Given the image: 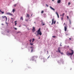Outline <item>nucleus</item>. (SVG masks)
Listing matches in <instances>:
<instances>
[{"label": "nucleus", "mask_w": 74, "mask_h": 74, "mask_svg": "<svg viewBox=\"0 0 74 74\" xmlns=\"http://www.w3.org/2000/svg\"><path fill=\"white\" fill-rule=\"evenodd\" d=\"M50 23H51V22L50 21Z\"/></svg>", "instance_id": "nucleus-48"}, {"label": "nucleus", "mask_w": 74, "mask_h": 74, "mask_svg": "<svg viewBox=\"0 0 74 74\" xmlns=\"http://www.w3.org/2000/svg\"><path fill=\"white\" fill-rule=\"evenodd\" d=\"M55 23H56V21H54V22L53 23L54 25H55Z\"/></svg>", "instance_id": "nucleus-27"}, {"label": "nucleus", "mask_w": 74, "mask_h": 74, "mask_svg": "<svg viewBox=\"0 0 74 74\" xmlns=\"http://www.w3.org/2000/svg\"><path fill=\"white\" fill-rule=\"evenodd\" d=\"M21 33V32H17V33Z\"/></svg>", "instance_id": "nucleus-37"}, {"label": "nucleus", "mask_w": 74, "mask_h": 74, "mask_svg": "<svg viewBox=\"0 0 74 74\" xmlns=\"http://www.w3.org/2000/svg\"><path fill=\"white\" fill-rule=\"evenodd\" d=\"M49 58V57H48V58Z\"/></svg>", "instance_id": "nucleus-45"}, {"label": "nucleus", "mask_w": 74, "mask_h": 74, "mask_svg": "<svg viewBox=\"0 0 74 74\" xmlns=\"http://www.w3.org/2000/svg\"><path fill=\"white\" fill-rule=\"evenodd\" d=\"M60 2H61V0H58L57 1L58 3H60Z\"/></svg>", "instance_id": "nucleus-11"}, {"label": "nucleus", "mask_w": 74, "mask_h": 74, "mask_svg": "<svg viewBox=\"0 0 74 74\" xmlns=\"http://www.w3.org/2000/svg\"><path fill=\"white\" fill-rule=\"evenodd\" d=\"M21 26H19V27H21Z\"/></svg>", "instance_id": "nucleus-46"}, {"label": "nucleus", "mask_w": 74, "mask_h": 74, "mask_svg": "<svg viewBox=\"0 0 74 74\" xmlns=\"http://www.w3.org/2000/svg\"><path fill=\"white\" fill-rule=\"evenodd\" d=\"M16 24H17V23H15V26H16Z\"/></svg>", "instance_id": "nucleus-32"}, {"label": "nucleus", "mask_w": 74, "mask_h": 74, "mask_svg": "<svg viewBox=\"0 0 74 74\" xmlns=\"http://www.w3.org/2000/svg\"><path fill=\"white\" fill-rule=\"evenodd\" d=\"M41 13H42V14H43V13H44V11H42L41 12Z\"/></svg>", "instance_id": "nucleus-25"}, {"label": "nucleus", "mask_w": 74, "mask_h": 74, "mask_svg": "<svg viewBox=\"0 0 74 74\" xmlns=\"http://www.w3.org/2000/svg\"><path fill=\"white\" fill-rule=\"evenodd\" d=\"M60 46H62V45L61 44Z\"/></svg>", "instance_id": "nucleus-44"}, {"label": "nucleus", "mask_w": 74, "mask_h": 74, "mask_svg": "<svg viewBox=\"0 0 74 74\" xmlns=\"http://www.w3.org/2000/svg\"><path fill=\"white\" fill-rule=\"evenodd\" d=\"M7 14L8 15H10V16H14L13 15V14L11 13H7Z\"/></svg>", "instance_id": "nucleus-5"}, {"label": "nucleus", "mask_w": 74, "mask_h": 74, "mask_svg": "<svg viewBox=\"0 0 74 74\" xmlns=\"http://www.w3.org/2000/svg\"><path fill=\"white\" fill-rule=\"evenodd\" d=\"M64 13H63V14L62 15V17L64 16Z\"/></svg>", "instance_id": "nucleus-24"}, {"label": "nucleus", "mask_w": 74, "mask_h": 74, "mask_svg": "<svg viewBox=\"0 0 74 74\" xmlns=\"http://www.w3.org/2000/svg\"><path fill=\"white\" fill-rule=\"evenodd\" d=\"M15 11V9H13L12 12H13V13H14Z\"/></svg>", "instance_id": "nucleus-12"}, {"label": "nucleus", "mask_w": 74, "mask_h": 74, "mask_svg": "<svg viewBox=\"0 0 74 74\" xmlns=\"http://www.w3.org/2000/svg\"><path fill=\"white\" fill-rule=\"evenodd\" d=\"M21 20H22V21H23V18L22 16H21Z\"/></svg>", "instance_id": "nucleus-13"}, {"label": "nucleus", "mask_w": 74, "mask_h": 74, "mask_svg": "<svg viewBox=\"0 0 74 74\" xmlns=\"http://www.w3.org/2000/svg\"><path fill=\"white\" fill-rule=\"evenodd\" d=\"M52 37L55 38V37H56V36H52Z\"/></svg>", "instance_id": "nucleus-26"}, {"label": "nucleus", "mask_w": 74, "mask_h": 74, "mask_svg": "<svg viewBox=\"0 0 74 74\" xmlns=\"http://www.w3.org/2000/svg\"><path fill=\"white\" fill-rule=\"evenodd\" d=\"M14 29H15V30H17V29H16V28H14Z\"/></svg>", "instance_id": "nucleus-33"}, {"label": "nucleus", "mask_w": 74, "mask_h": 74, "mask_svg": "<svg viewBox=\"0 0 74 74\" xmlns=\"http://www.w3.org/2000/svg\"><path fill=\"white\" fill-rule=\"evenodd\" d=\"M63 17H62L61 18V20H63Z\"/></svg>", "instance_id": "nucleus-29"}, {"label": "nucleus", "mask_w": 74, "mask_h": 74, "mask_svg": "<svg viewBox=\"0 0 74 74\" xmlns=\"http://www.w3.org/2000/svg\"><path fill=\"white\" fill-rule=\"evenodd\" d=\"M64 25H65V23H64Z\"/></svg>", "instance_id": "nucleus-43"}, {"label": "nucleus", "mask_w": 74, "mask_h": 74, "mask_svg": "<svg viewBox=\"0 0 74 74\" xmlns=\"http://www.w3.org/2000/svg\"><path fill=\"white\" fill-rule=\"evenodd\" d=\"M71 3L70 2H69L68 3V5H70V4Z\"/></svg>", "instance_id": "nucleus-23"}, {"label": "nucleus", "mask_w": 74, "mask_h": 74, "mask_svg": "<svg viewBox=\"0 0 74 74\" xmlns=\"http://www.w3.org/2000/svg\"><path fill=\"white\" fill-rule=\"evenodd\" d=\"M52 1H54V0H52Z\"/></svg>", "instance_id": "nucleus-42"}, {"label": "nucleus", "mask_w": 74, "mask_h": 74, "mask_svg": "<svg viewBox=\"0 0 74 74\" xmlns=\"http://www.w3.org/2000/svg\"><path fill=\"white\" fill-rule=\"evenodd\" d=\"M33 49H32L31 50V52H33Z\"/></svg>", "instance_id": "nucleus-28"}, {"label": "nucleus", "mask_w": 74, "mask_h": 74, "mask_svg": "<svg viewBox=\"0 0 74 74\" xmlns=\"http://www.w3.org/2000/svg\"><path fill=\"white\" fill-rule=\"evenodd\" d=\"M56 15H57L58 18H59V14H58V13L57 12H56Z\"/></svg>", "instance_id": "nucleus-10"}, {"label": "nucleus", "mask_w": 74, "mask_h": 74, "mask_svg": "<svg viewBox=\"0 0 74 74\" xmlns=\"http://www.w3.org/2000/svg\"><path fill=\"white\" fill-rule=\"evenodd\" d=\"M30 48H32V49H33V47H30Z\"/></svg>", "instance_id": "nucleus-30"}, {"label": "nucleus", "mask_w": 74, "mask_h": 74, "mask_svg": "<svg viewBox=\"0 0 74 74\" xmlns=\"http://www.w3.org/2000/svg\"><path fill=\"white\" fill-rule=\"evenodd\" d=\"M30 44L31 45H33V43H32L30 42Z\"/></svg>", "instance_id": "nucleus-17"}, {"label": "nucleus", "mask_w": 74, "mask_h": 74, "mask_svg": "<svg viewBox=\"0 0 74 74\" xmlns=\"http://www.w3.org/2000/svg\"><path fill=\"white\" fill-rule=\"evenodd\" d=\"M13 61H12V62Z\"/></svg>", "instance_id": "nucleus-51"}, {"label": "nucleus", "mask_w": 74, "mask_h": 74, "mask_svg": "<svg viewBox=\"0 0 74 74\" xmlns=\"http://www.w3.org/2000/svg\"><path fill=\"white\" fill-rule=\"evenodd\" d=\"M42 23H43V22H42V25L43 26H44V25H45V24H44V23L42 24Z\"/></svg>", "instance_id": "nucleus-16"}, {"label": "nucleus", "mask_w": 74, "mask_h": 74, "mask_svg": "<svg viewBox=\"0 0 74 74\" xmlns=\"http://www.w3.org/2000/svg\"><path fill=\"white\" fill-rule=\"evenodd\" d=\"M48 51H47V52H48Z\"/></svg>", "instance_id": "nucleus-50"}, {"label": "nucleus", "mask_w": 74, "mask_h": 74, "mask_svg": "<svg viewBox=\"0 0 74 74\" xmlns=\"http://www.w3.org/2000/svg\"><path fill=\"white\" fill-rule=\"evenodd\" d=\"M34 40H35L34 39V38H33L32 39V42H33V41H34Z\"/></svg>", "instance_id": "nucleus-18"}, {"label": "nucleus", "mask_w": 74, "mask_h": 74, "mask_svg": "<svg viewBox=\"0 0 74 74\" xmlns=\"http://www.w3.org/2000/svg\"><path fill=\"white\" fill-rule=\"evenodd\" d=\"M38 58V56H32V59H34V58H35V59H37Z\"/></svg>", "instance_id": "nucleus-4"}, {"label": "nucleus", "mask_w": 74, "mask_h": 74, "mask_svg": "<svg viewBox=\"0 0 74 74\" xmlns=\"http://www.w3.org/2000/svg\"><path fill=\"white\" fill-rule=\"evenodd\" d=\"M69 40H71V38H69Z\"/></svg>", "instance_id": "nucleus-38"}, {"label": "nucleus", "mask_w": 74, "mask_h": 74, "mask_svg": "<svg viewBox=\"0 0 74 74\" xmlns=\"http://www.w3.org/2000/svg\"><path fill=\"white\" fill-rule=\"evenodd\" d=\"M50 8L51 9V10H53V11H55V10L53 8H52L51 6H50Z\"/></svg>", "instance_id": "nucleus-8"}, {"label": "nucleus", "mask_w": 74, "mask_h": 74, "mask_svg": "<svg viewBox=\"0 0 74 74\" xmlns=\"http://www.w3.org/2000/svg\"><path fill=\"white\" fill-rule=\"evenodd\" d=\"M53 21H54V19H52V23H51V25H53Z\"/></svg>", "instance_id": "nucleus-14"}, {"label": "nucleus", "mask_w": 74, "mask_h": 74, "mask_svg": "<svg viewBox=\"0 0 74 74\" xmlns=\"http://www.w3.org/2000/svg\"><path fill=\"white\" fill-rule=\"evenodd\" d=\"M0 12H1L2 14H4V12H2L1 10H0Z\"/></svg>", "instance_id": "nucleus-15"}, {"label": "nucleus", "mask_w": 74, "mask_h": 74, "mask_svg": "<svg viewBox=\"0 0 74 74\" xmlns=\"http://www.w3.org/2000/svg\"><path fill=\"white\" fill-rule=\"evenodd\" d=\"M16 22H17V21H14V23H16Z\"/></svg>", "instance_id": "nucleus-36"}, {"label": "nucleus", "mask_w": 74, "mask_h": 74, "mask_svg": "<svg viewBox=\"0 0 74 74\" xmlns=\"http://www.w3.org/2000/svg\"><path fill=\"white\" fill-rule=\"evenodd\" d=\"M67 19H69V16H67Z\"/></svg>", "instance_id": "nucleus-34"}, {"label": "nucleus", "mask_w": 74, "mask_h": 74, "mask_svg": "<svg viewBox=\"0 0 74 74\" xmlns=\"http://www.w3.org/2000/svg\"><path fill=\"white\" fill-rule=\"evenodd\" d=\"M69 24L71 25V21H69Z\"/></svg>", "instance_id": "nucleus-19"}, {"label": "nucleus", "mask_w": 74, "mask_h": 74, "mask_svg": "<svg viewBox=\"0 0 74 74\" xmlns=\"http://www.w3.org/2000/svg\"><path fill=\"white\" fill-rule=\"evenodd\" d=\"M32 31L33 32V33H34V32L35 30V28H34V27H33V29H32Z\"/></svg>", "instance_id": "nucleus-7"}, {"label": "nucleus", "mask_w": 74, "mask_h": 74, "mask_svg": "<svg viewBox=\"0 0 74 74\" xmlns=\"http://www.w3.org/2000/svg\"><path fill=\"white\" fill-rule=\"evenodd\" d=\"M27 17H29V15L27 14Z\"/></svg>", "instance_id": "nucleus-21"}, {"label": "nucleus", "mask_w": 74, "mask_h": 74, "mask_svg": "<svg viewBox=\"0 0 74 74\" xmlns=\"http://www.w3.org/2000/svg\"><path fill=\"white\" fill-rule=\"evenodd\" d=\"M34 60H32L33 61Z\"/></svg>", "instance_id": "nucleus-47"}, {"label": "nucleus", "mask_w": 74, "mask_h": 74, "mask_svg": "<svg viewBox=\"0 0 74 74\" xmlns=\"http://www.w3.org/2000/svg\"><path fill=\"white\" fill-rule=\"evenodd\" d=\"M70 50H71V49H70Z\"/></svg>", "instance_id": "nucleus-52"}, {"label": "nucleus", "mask_w": 74, "mask_h": 74, "mask_svg": "<svg viewBox=\"0 0 74 74\" xmlns=\"http://www.w3.org/2000/svg\"><path fill=\"white\" fill-rule=\"evenodd\" d=\"M40 28H39L38 30L36 31V33H37V34H36V33H35V34L36 35V36H38V35H40V36H41L42 35V33H41V32L40 31Z\"/></svg>", "instance_id": "nucleus-1"}, {"label": "nucleus", "mask_w": 74, "mask_h": 74, "mask_svg": "<svg viewBox=\"0 0 74 74\" xmlns=\"http://www.w3.org/2000/svg\"><path fill=\"white\" fill-rule=\"evenodd\" d=\"M11 19H13V18H11Z\"/></svg>", "instance_id": "nucleus-40"}, {"label": "nucleus", "mask_w": 74, "mask_h": 74, "mask_svg": "<svg viewBox=\"0 0 74 74\" xmlns=\"http://www.w3.org/2000/svg\"><path fill=\"white\" fill-rule=\"evenodd\" d=\"M60 16H62V15H60Z\"/></svg>", "instance_id": "nucleus-49"}, {"label": "nucleus", "mask_w": 74, "mask_h": 74, "mask_svg": "<svg viewBox=\"0 0 74 74\" xmlns=\"http://www.w3.org/2000/svg\"><path fill=\"white\" fill-rule=\"evenodd\" d=\"M2 19H4V18H5L6 19V21L7 20V18L6 16H2Z\"/></svg>", "instance_id": "nucleus-6"}, {"label": "nucleus", "mask_w": 74, "mask_h": 74, "mask_svg": "<svg viewBox=\"0 0 74 74\" xmlns=\"http://www.w3.org/2000/svg\"><path fill=\"white\" fill-rule=\"evenodd\" d=\"M25 21H26V22H28V20H25Z\"/></svg>", "instance_id": "nucleus-31"}, {"label": "nucleus", "mask_w": 74, "mask_h": 74, "mask_svg": "<svg viewBox=\"0 0 74 74\" xmlns=\"http://www.w3.org/2000/svg\"><path fill=\"white\" fill-rule=\"evenodd\" d=\"M71 51L72 52L71 53H66L67 55H73V54L74 53V51H73V50H71Z\"/></svg>", "instance_id": "nucleus-2"}, {"label": "nucleus", "mask_w": 74, "mask_h": 74, "mask_svg": "<svg viewBox=\"0 0 74 74\" xmlns=\"http://www.w3.org/2000/svg\"><path fill=\"white\" fill-rule=\"evenodd\" d=\"M32 39H30L29 40V42H32Z\"/></svg>", "instance_id": "nucleus-20"}, {"label": "nucleus", "mask_w": 74, "mask_h": 74, "mask_svg": "<svg viewBox=\"0 0 74 74\" xmlns=\"http://www.w3.org/2000/svg\"><path fill=\"white\" fill-rule=\"evenodd\" d=\"M32 15H33V14H32V15H31V16H32Z\"/></svg>", "instance_id": "nucleus-39"}, {"label": "nucleus", "mask_w": 74, "mask_h": 74, "mask_svg": "<svg viewBox=\"0 0 74 74\" xmlns=\"http://www.w3.org/2000/svg\"><path fill=\"white\" fill-rule=\"evenodd\" d=\"M64 29V31H65V32H66V31H67V27L66 26H65Z\"/></svg>", "instance_id": "nucleus-9"}, {"label": "nucleus", "mask_w": 74, "mask_h": 74, "mask_svg": "<svg viewBox=\"0 0 74 74\" xmlns=\"http://www.w3.org/2000/svg\"><path fill=\"white\" fill-rule=\"evenodd\" d=\"M17 5V4H15L14 5V6L15 7Z\"/></svg>", "instance_id": "nucleus-22"}, {"label": "nucleus", "mask_w": 74, "mask_h": 74, "mask_svg": "<svg viewBox=\"0 0 74 74\" xmlns=\"http://www.w3.org/2000/svg\"><path fill=\"white\" fill-rule=\"evenodd\" d=\"M46 6H47V7H48V5H47V4H46Z\"/></svg>", "instance_id": "nucleus-35"}, {"label": "nucleus", "mask_w": 74, "mask_h": 74, "mask_svg": "<svg viewBox=\"0 0 74 74\" xmlns=\"http://www.w3.org/2000/svg\"><path fill=\"white\" fill-rule=\"evenodd\" d=\"M39 39H40V37L39 38Z\"/></svg>", "instance_id": "nucleus-41"}, {"label": "nucleus", "mask_w": 74, "mask_h": 74, "mask_svg": "<svg viewBox=\"0 0 74 74\" xmlns=\"http://www.w3.org/2000/svg\"><path fill=\"white\" fill-rule=\"evenodd\" d=\"M58 51L60 53H61V55H63V53H61L60 52V47H58Z\"/></svg>", "instance_id": "nucleus-3"}]
</instances>
